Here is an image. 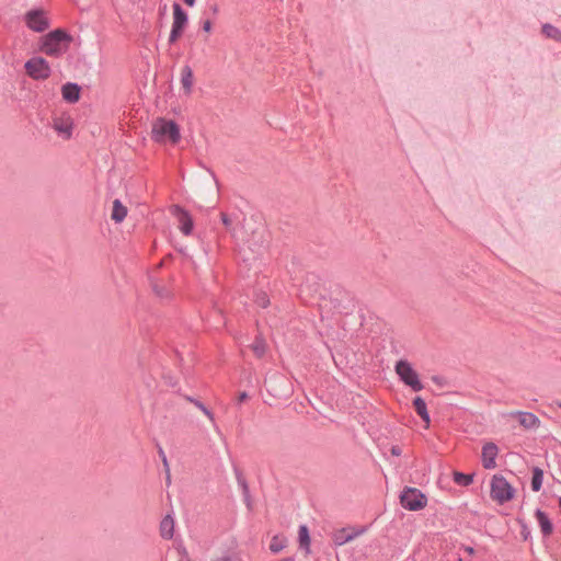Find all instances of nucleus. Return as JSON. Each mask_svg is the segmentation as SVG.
<instances>
[{
	"label": "nucleus",
	"instance_id": "obj_1",
	"mask_svg": "<svg viewBox=\"0 0 561 561\" xmlns=\"http://www.w3.org/2000/svg\"><path fill=\"white\" fill-rule=\"evenodd\" d=\"M71 42L72 37L70 34L61 28H57L41 37L39 50L49 57L57 58L68 50Z\"/></svg>",
	"mask_w": 561,
	"mask_h": 561
},
{
	"label": "nucleus",
	"instance_id": "obj_2",
	"mask_svg": "<svg viewBox=\"0 0 561 561\" xmlns=\"http://www.w3.org/2000/svg\"><path fill=\"white\" fill-rule=\"evenodd\" d=\"M151 138L158 144L176 145L181 139L180 127L172 119L158 117L152 123Z\"/></svg>",
	"mask_w": 561,
	"mask_h": 561
},
{
	"label": "nucleus",
	"instance_id": "obj_3",
	"mask_svg": "<svg viewBox=\"0 0 561 561\" xmlns=\"http://www.w3.org/2000/svg\"><path fill=\"white\" fill-rule=\"evenodd\" d=\"M490 486L491 499L499 504H504L514 497V488L502 476H494Z\"/></svg>",
	"mask_w": 561,
	"mask_h": 561
},
{
	"label": "nucleus",
	"instance_id": "obj_4",
	"mask_svg": "<svg viewBox=\"0 0 561 561\" xmlns=\"http://www.w3.org/2000/svg\"><path fill=\"white\" fill-rule=\"evenodd\" d=\"M51 128L64 140L72 137L75 129V119L68 112L56 113L51 116Z\"/></svg>",
	"mask_w": 561,
	"mask_h": 561
},
{
	"label": "nucleus",
	"instance_id": "obj_5",
	"mask_svg": "<svg viewBox=\"0 0 561 561\" xmlns=\"http://www.w3.org/2000/svg\"><path fill=\"white\" fill-rule=\"evenodd\" d=\"M400 504L408 511H421L427 505L426 495L416 488H404Z\"/></svg>",
	"mask_w": 561,
	"mask_h": 561
},
{
	"label": "nucleus",
	"instance_id": "obj_6",
	"mask_svg": "<svg viewBox=\"0 0 561 561\" xmlns=\"http://www.w3.org/2000/svg\"><path fill=\"white\" fill-rule=\"evenodd\" d=\"M24 68L26 75L33 80H46L51 75L49 62L41 56H35L28 59L25 62Z\"/></svg>",
	"mask_w": 561,
	"mask_h": 561
},
{
	"label": "nucleus",
	"instance_id": "obj_7",
	"mask_svg": "<svg viewBox=\"0 0 561 561\" xmlns=\"http://www.w3.org/2000/svg\"><path fill=\"white\" fill-rule=\"evenodd\" d=\"M394 370L405 386H420V377L416 369L408 360L397 362Z\"/></svg>",
	"mask_w": 561,
	"mask_h": 561
},
{
	"label": "nucleus",
	"instance_id": "obj_8",
	"mask_svg": "<svg viewBox=\"0 0 561 561\" xmlns=\"http://www.w3.org/2000/svg\"><path fill=\"white\" fill-rule=\"evenodd\" d=\"M24 22L30 30L37 33H42L49 27V20L43 10H31L26 12Z\"/></svg>",
	"mask_w": 561,
	"mask_h": 561
},
{
	"label": "nucleus",
	"instance_id": "obj_9",
	"mask_svg": "<svg viewBox=\"0 0 561 561\" xmlns=\"http://www.w3.org/2000/svg\"><path fill=\"white\" fill-rule=\"evenodd\" d=\"M186 23H187V14L182 10V8L179 3H174L173 4V23H172V30L170 33V37H169L170 43H174L180 38Z\"/></svg>",
	"mask_w": 561,
	"mask_h": 561
},
{
	"label": "nucleus",
	"instance_id": "obj_10",
	"mask_svg": "<svg viewBox=\"0 0 561 561\" xmlns=\"http://www.w3.org/2000/svg\"><path fill=\"white\" fill-rule=\"evenodd\" d=\"M365 533V528L363 527H345L337 529L332 535V540L336 546L345 545L346 542L352 541L356 537L363 535Z\"/></svg>",
	"mask_w": 561,
	"mask_h": 561
},
{
	"label": "nucleus",
	"instance_id": "obj_11",
	"mask_svg": "<svg viewBox=\"0 0 561 561\" xmlns=\"http://www.w3.org/2000/svg\"><path fill=\"white\" fill-rule=\"evenodd\" d=\"M261 397L270 405L278 404L290 397L289 388H266L261 392Z\"/></svg>",
	"mask_w": 561,
	"mask_h": 561
},
{
	"label": "nucleus",
	"instance_id": "obj_12",
	"mask_svg": "<svg viewBox=\"0 0 561 561\" xmlns=\"http://www.w3.org/2000/svg\"><path fill=\"white\" fill-rule=\"evenodd\" d=\"M499 448L494 443H486L482 447V465L485 469H494L496 467V457Z\"/></svg>",
	"mask_w": 561,
	"mask_h": 561
},
{
	"label": "nucleus",
	"instance_id": "obj_13",
	"mask_svg": "<svg viewBox=\"0 0 561 561\" xmlns=\"http://www.w3.org/2000/svg\"><path fill=\"white\" fill-rule=\"evenodd\" d=\"M510 416L516 419L525 430H535L540 425V420L529 412H513Z\"/></svg>",
	"mask_w": 561,
	"mask_h": 561
},
{
	"label": "nucleus",
	"instance_id": "obj_14",
	"mask_svg": "<svg viewBox=\"0 0 561 561\" xmlns=\"http://www.w3.org/2000/svg\"><path fill=\"white\" fill-rule=\"evenodd\" d=\"M194 76L190 66H184L181 70V87L183 93L188 96L193 92Z\"/></svg>",
	"mask_w": 561,
	"mask_h": 561
},
{
	"label": "nucleus",
	"instance_id": "obj_15",
	"mask_svg": "<svg viewBox=\"0 0 561 561\" xmlns=\"http://www.w3.org/2000/svg\"><path fill=\"white\" fill-rule=\"evenodd\" d=\"M62 99L68 103H77L80 100V87L68 82L61 87Z\"/></svg>",
	"mask_w": 561,
	"mask_h": 561
},
{
	"label": "nucleus",
	"instance_id": "obj_16",
	"mask_svg": "<svg viewBox=\"0 0 561 561\" xmlns=\"http://www.w3.org/2000/svg\"><path fill=\"white\" fill-rule=\"evenodd\" d=\"M127 207L122 204L119 199L113 202L111 219L116 224H121L127 216Z\"/></svg>",
	"mask_w": 561,
	"mask_h": 561
},
{
	"label": "nucleus",
	"instance_id": "obj_17",
	"mask_svg": "<svg viewBox=\"0 0 561 561\" xmlns=\"http://www.w3.org/2000/svg\"><path fill=\"white\" fill-rule=\"evenodd\" d=\"M413 405H414V409H415L416 413L425 422V428H428L430 423H431V419H430V414H428L427 409H426V403L424 402L423 399H421L420 397H416L413 400Z\"/></svg>",
	"mask_w": 561,
	"mask_h": 561
},
{
	"label": "nucleus",
	"instance_id": "obj_18",
	"mask_svg": "<svg viewBox=\"0 0 561 561\" xmlns=\"http://www.w3.org/2000/svg\"><path fill=\"white\" fill-rule=\"evenodd\" d=\"M161 536L165 539H171L174 534V520L170 515H167L160 524Z\"/></svg>",
	"mask_w": 561,
	"mask_h": 561
},
{
	"label": "nucleus",
	"instance_id": "obj_19",
	"mask_svg": "<svg viewBox=\"0 0 561 561\" xmlns=\"http://www.w3.org/2000/svg\"><path fill=\"white\" fill-rule=\"evenodd\" d=\"M178 218L181 231L185 234H190L193 229V220L191 216L186 211L179 210Z\"/></svg>",
	"mask_w": 561,
	"mask_h": 561
},
{
	"label": "nucleus",
	"instance_id": "obj_20",
	"mask_svg": "<svg viewBox=\"0 0 561 561\" xmlns=\"http://www.w3.org/2000/svg\"><path fill=\"white\" fill-rule=\"evenodd\" d=\"M298 541L300 548H304L307 553L310 551V536L307 526L302 525L299 527Z\"/></svg>",
	"mask_w": 561,
	"mask_h": 561
},
{
	"label": "nucleus",
	"instance_id": "obj_21",
	"mask_svg": "<svg viewBox=\"0 0 561 561\" xmlns=\"http://www.w3.org/2000/svg\"><path fill=\"white\" fill-rule=\"evenodd\" d=\"M288 543V540L286 537L282 535H276L272 538L270 543V550L274 553H277L282 551Z\"/></svg>",
	"mask_w": 561,
	"mask_h": 561
},
{
	"label": "nucleus",
	"instance_id": "obj_22",
	"mask_svg": "<svg viewBox=\"0 0 561 561\" xmlns=\"http://www.w3.org/2000/svg\"><path fill=\"white\" fill-rule=\"evenodd\" d=\"M536 517L541 527L542 533L546 535H550L552 531V525H551L549 518L547 517V515L541 511H537Z\"/></svg>",
	"mask_w": 561,
	"mask_h": 561
},
{
	"label": "nucleus",
	"instance_id": "obj_23",
	"mask_svg": "<svg viewBox=\"0 0 561 561\" xmlns=\"http://www.w3.org/2000/svg\"><path fill=\"white\" fill-rule=\"evenodd\" d=\"M543 479V471L540 468L533 469L531 489L538 492L541 489Z\"/></svg>",
	"mask_w": 561,
	"mask_h": 561
},
{
	"label": "nucleus",
	"instance_id": "obj_24",
	"mask_svg": "<svg viewBox=\"0 0 561 561\" xmlns=\"http://www.w3.org/2000/svg\"><path fill=\"white\" fill-rule=\"evenodd\" d=\"M256 357H262L266 351V344L263 340L257 339L251 346Z\"/></svg>",
	"mask_w": 561,
	"mask_h": 561
},
{
	"label": "nucleus",
	"instance_id": "obj_25",
	"mask_svg": "<svg viewBox=\"0 0 561 561\" xmlns=\"http://www.w3.org/2000/svg\"><path fill=\"white\" fill-rule=\"evenodd\" d=\"M542 32L551 38L560 39L561 41V33L552 25L546 24L542 27Z\"/></svg>",
	"mask_w": 561,
	"mask_h": 561
},
{
	"label": "nucleus",
	"instance_id": "obj_26",
	"mask_svg": "<svg viewBox=\"0 0 561 561\" xmlns=\"http://www.w3.org/2000/svg\"><path fill=\"white\" fill-rule=\"evenodd\" d=\"M454 481L461 485H469L472 482V477L460 472H455Z\"/></svg>",
	"mask_w": 561,
	"mask_h": 561
},
{
	"label": "nucleus",
	"instance_id": "obj_27",
	"mask_svg": "<svg viewBox=\"0 0 561 561\" xmlns=\"http://www.w3.org/2000/svg\"><path fill=\"white\" fill-rule=\"evenodd\" d=\"M220 218H221V221H222L224 226H225L227 229H230V228H231V226H232V220H231V218H230L227 214H225V213H221Z\"/></svg>",
	"mask_w": 561,
	"mask_h": 561
},
{
	"label": "nucleus",
	"instance_id": "obj_28",
	"mask_svg": "<svg viewBox=\"0 0 561 561\" xmlns=\"http://www.w3.org/2000/svg\"><path fill=\"white\" fill-rule=\"evenodd\" d=\"M213 561H233V558L229 553H222L213 559Z\"/></svg>",
	"mask_w": 561,
	"mask_h": 561
},
{
	"label": "nucleus",
	"instance_id": "obj_29",
	"mask_svg": "<svg viewBox=\"0 0 561 561\" xmlns=\"http://www.w3.org/2000/svg\"><path fill=\"white\" fill-rule=\"evenodd\" d=\"M431 381L433 383L440 385V383L446 382V379L443 376H440V375H434V376L431 377Z\"/></svg>",
	"mask_w": 561,
	"mask_h": 561
},
{
	"label": "nucleus",
	"instance_id": "obj_30",
	"mask_svg": "<svg viewBox=\"0 0 561 561\" xmlns=\"http://www.w3.org/2000/svg\"><path fill=\"white\" fill-rule=\"evenodd\" d=\"M248 399H249V394H248V392H245V391L240 392V393L238 394V397H237V401H238V403H240V404H241V403H244Z\"/></svg>",
	"mask_w": 561,
	"mask_h": 561
},
{
	"label": "nucleus",
	"instance_id": "obj_31",
	"mask_svg": "<svg viewBox=\"0 0 561 561\" xmlns=\"http://www.w3.org/2000/svg\"><path fill=\"white\" fill-rule=\"evenodd\" d=\"M202 27H203V31H204V32H206V33H210V32H211V30H213V24H211V22H210L209 20H205V21L203 22Z\"/></svg>",
	"mask_w": 561,
	"mask_h": 561
},
{
	"label": "nucleus",
	"instance_id": "obj_32",
	"mask_svg": "<svg viewBox=\"0 0 561 561\" xmlns=\"http://www.w3.org/2000/svg\"><path fill=\"white\" fill-rule=\"evenodd\" d=\"M176 561H191V560L185 551H178V560Z\"/></svg>",
	"mask_w": 561,
	"mask_h": 561
},
{
	"label": "nucleus",
	"instance_id": "obj_33",
	"mask_svg": "<svg viewBox=\"0 0 561 561\" xmlns=\"http://www.w3.org/2000/svg\"><path fill=\"white\" fill-rule=\"evenodd\" d=\"M199 409L205 413L206 416H208L210 420L214 419L213 416V413L207 409L205 408L203 404H198Z\"/></svg>",
	"mask_w": 561,
	"mask_h": 561
},
{
	"label": "nucleus",
	"instance_id": "obj_34",
	"mask_svg": "<svg viewBox=\"0 0 561 561\" xmlns=\"http://www.w3.org/2000/svg\"><path fill=\"white\" fill-rule=\"evenodd\" d=\"M401 453H402V450H401V448H400L399 446H393V447L391 448V454H392L393 456H400V455H401Z\"/></svg>",
	"mask_w": 561,
	"mask_h": 561
},
{
	"label": "nucleus",
	"instance_id": "obj_35",
	"mask_svg": "<svg viewBox=\"0 0 561 561\" xmlns=\"http://www.w3.org/2000/svg\"><path fill=\"white\" fill-rule=\"evenodd\" d=\"M188 7H193L195 4V0H183Z\"/></svg>",
	"mask_w": 561,
	"mask_h": 561
},
{
	"label": "nucleus",
	"instance_id": "obj_36",
	"mask_svg": "<svg viewBox=\"0 0 561 561\" xmlns=\"http://www.w3.org/2000/svg\"><path fill=\"white\" fill-rule=\"evenodd\" d=\"M466 551H467L469 554H473V552H474L473 548H471V547H467V548H466Z\"/></svg>",
	"mask_w": 561,
	"mask_h": 561
},
{
	"label": "nucleus",
	"instance_id": "obj_37",
	"mask_svg": "<svg viewBox=\"0 0 561 561\" xmlns=\"http://www.w3.org/2000/svg\"><path fill=\"white\" fill-rule=\"evenodd\" d=\"M261 305L265 307L267 305V299L264 297L261 299Z\"/></svg>",
	"mask_w": 561,
	"mask_h": 561
},
{
	"label": "nucleus",
	"instance_id": "obj_38",
	"mask_svg": "<svg viewBox=\"0 0 561 561\" xmlns=\"http://www.w3.org/2000/svg\"><path fill=\"white\" fill-rule=\"evenodd\" d=\"M559 506H560V508H561V497H560V500H559Z\"/></svg>",
	"mask_w": 561,
	"mask_h": 561
},
{
	"label": "nucleus",
	"instance_id": "obj_39",
	"mask_svg": "<svg viewBox=\"0 0 561 561\" xmlns=\"http://www.w3.org/2000/svg\"><path fill=\"white\" fill-rule=\"evenodd\" d=\"M560 407H561V404H560Z\"/></svg>",
	"mask_w": 561,
	"mask_h": 561
},
{
	"label": "nucleus",
	"instance_id": "obj_40",
	"mask_svg": "<svg viewBox=\"0 0 561 561\" xmlns=\"http://www.w3.org/2000/svg\"><path fill=\"white\" fill-rule=\"evenodd\" d=\"M459 561H461V560H459Z\"/></svg>",
	"mask_w": 561,
	"mask_h": 561
}]
</instances>
